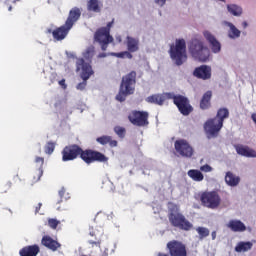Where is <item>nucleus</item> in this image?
<instances>
[{"mask_svg": "<svg viewBox=\"0 0 256 256\" xmlns=\"http://www.w3.org/2000/svg\"><path fill=\"white\" fill-rule=\"evenodd\" d=\"M218 1H222L223 3H225V0H218Z\"/></svg>", "mask_w": 256, "mask_h": 256, "instance_id": "53", "label": "nucleus"}, {"mask_svg": "<svg viewBox=\"0 0 256 256\" xmlns=\"http://www.w3.org/2000/svg\"><path fill=\"white\" fill-rule=\"evenodd\" d=\"M128 120L135 127H147L149 125V112L134 110L129 113Z\"/></svg>", "mask_w": 256, "mask_h": 256, "instance_id": "11", "label": "nucleus"}, {"mask_svg": "<svg viewBox=\"0 0 256 256\" xmlns=\"http://www.w3.org/2000/svg\"><path fill=\"white\" fill-rule=\"evenodd\" d=\"M225 119H229V109L223 107L218 109L215 118H210L204 123V131L208 139L219 137Z\"/></svg>", "mask_w": 256, "mask_h": 256, "instance_id": "3", "label": "nucleus"}, {"mask_svg": "<svg viewBox=\"0 0 256 256\" xmlns=\"http://www.w3.org/2000/svg\"><path fill=\"white\" fill-rule=\"evenodd\" d=\"M88 11H93V13H101V6L99 5V0H89L87 3Z\"/></svg>", "mask_w": 256, "mask_h": 256, "instance_id": "28", "label": "nucleus"}, {"mask_svg": "<svg viewBox=\"0 0 256 256\" xmlns=\"http://www.w3.org/2000/svg\"><path fill=\"white\" fill-rule=\"evenodd\" d=\"M55 151V142H47L45 146V153L51 155Z\"/></svg>", "mask_w": 256, "mask_h": 256, "instance_id": "35", "label": "nucleus"}, {"mask_svg": "<svg viewBox=\"0 0 256 256\" xmlns=\"http://www.w3.org/2000/svg\"><path fill=\"white\" fill-rule=\"evenodd\" d=\"M108 144L110 147H117L118 142H117V140H113V138H111V136H110V141L108 142Z\"/></svg>", "mask_w": 256, "mask_h": 256, "instance_id": "40", "label": "nucleus"}, {"mask_svg": "<svg viewBox=\"0 0 256 256\" xmlns=\"http://www.w3.org/2000/svg\"><path fill=\"white\" fill-rule=\"evenodd\" d=\"M17 1H19V0H6L5 1V5L8 6V11H13V6H11V3H13L15 5V3H17Z\"/></svg>", "mask_w": 256, "mask_h": 256, "instance_id": "38", "label": "nucleus"}, {"mask_svg": "<svg viewBox=\"0 0 256 256\" xmlns=\"http://www.w3.org/2000/svg\"><path fill=\"white\" fill-rule=\"evenodd\" d=\"M157 256H169V254H165V253H163V252H159V253L157 254Z\"/></svg>", "mask_w": 256, "mask_h": 256, "instance_id": "49", "label": "nucleus"}, {"mask_svg": "<svg viewBox=\"0 0 256 256\" xmlns=\"http://www.w3.org/2000/svg\"><path fill=\"white\" fill-rule=\"evenodd\" d=\"M41 252V248H39V245L33 244L23 247L19 250L20 256H37Z\"/></svg>", "mask_w": 256, "mask_h": 256, "instance_id": "18", "label": "nucleus"}, {"mask_svg": "<svg viewBox=\"0 0 256 256\" xmlns=\"http://www.w3.org/2000/svg\"><path fill=\"white\" fill-rule=\"evenodd\" d=\"M41 207H43V204L38 203V205L35 207V213H39V211H41Z\"/></svg>", "mask_w": 256, "mask_h": 256, "instance_id": "44", "label": "nucleus"}, {"mask_svg": "<svg viewBox=\"0 0 256 256\" xmlns=\"http://www.w3.org/2000/svg\"><path fill=\"white\" fill-rule=\"evenodd\" d=\"M253 248V243L251 242H239L235 247L236 253H245L247 251H251Z\"/></svg>", "mask_w": 256, "mask_h": 256, "instance_id": "25", "label": "nucleus"}, {"mask_svg": "<svg viewBox=\"0 0 256 256\" xmlns=\"http://www.w3.org/2000/svg\"><path fill=\"white\" fill-rule=\"evenodd\" d=\"M41 177H43V168H39L32 174V183H38L41 181Z\"/></svg>", "mask_w": 256, "mask_h": 256, "instance_id": "32", "label": "nucleus"}, {"mask_svg": "<svg viewBox=\"0 0 256 256\" xmlns=\"http://www.w3.org/2000/svg\"><path fill=\"white\" fill-rule=\"evenodd\" d=\"M242 25H243V27L245 29L247 27V22H243Z\"/></svg>", "mask_w": 256, "mask_h": 256, "instance_id": "51", "label": "nucleus"}, {"mask_svg": "<svg viewBox=\"0 0 256 256\" xmlns=\"http://www.w3.org/2000/svg\"><path fill=\"white\" fill-rule=\"evenodd\" d=\"M41 245L49 249L50 251H57V249H61V243L59 241L53 239L49 235H44L41 239Z\"/></svg>", "mask_w": 256, "mask_h": 256, "instance_id": "17", "label": "nucleus"}, {"mask_svg": "<svg viewBox=\"0 0 256 256\" xmlns=\"http://www.w3.org/2000/svg\"><path fill=\"white\" fill-rule=\"evenodd\" d=\"M174 149L180 157H185L186 159H191L195 153L193 146L185 139L176 140L174 143Z\"/></svg>", "mask_w": 256, "mask_h": 256, "instance_id": "13", "label": "nucleus"}, {"mask_svg": "<svg viewBox=\"0 0 256 256\" xmlns=\"http://www.w3.org/2000/svg\"><path fill=\"white\" fill-rule=\"evenodd\" d=\"M59 85H61L62 87H65V80H60Z\"/></svg>", "mask_w": 256, "mask_h": 256, "instance_id": "48", "label": "nucleus"}, {"mask_svg": "<svg viewBox=\"0 0 256 256\" xmlns=\"http://www.w3.org/2000/svg\"><path fill=\"white\" fill-rule=\"evenodd\" d=\"M193 76L196 77V79L208 81V79H211L212 76L211 66L201 65L199 67H196L193 71Z\"/></svg>", "mask_w": 256, "mask_h": 256, "instance_id": "15", "label": "nucleus"}, {"mask_svg": "<svg viewBox=\"0 0 256 256\" xmlns=\"http://www.w3.org/2000/svg\"><path fill=\"white\" fill-rule=\"evenodd\" d=\"M211 237H212V240L215 241V239H217V232L216 231H213L211 233Z\"/></svg>", "mask_w": 256, "mask_h": 256, "instance_id": "46", "label": "nucleus"}, {"mask_svg": "<svg viewBox=\"0 0 256 256\" xmlns=\"http://www.w3.org/2000/svg\"><path fill=\"white\" fill-rule=\"evenodd\" d=\"M116 39H117L118 43H121V41H122L121 36L117 37Z\"/></svg>", "mask_w": 256, "mask_h": 256, "instance_id": "50", "label": "nucleus"}, {"mask_svg": "<svg viewBox=\"0 0 256 256\" xmlns=\"http://www.w3.org/2000/svg\"><path fill=\"white\" fill-rule=\"evenodd\" d=\"M62 161H75V159H82L84 163L87 165H91V163H107L109 161V158L105 156V154L95 151L92 149H85L81 148V146L77 144H70L68 146H65L62 150Z\"/></svg>", "mask_w": 256, "mask_h": 256, "instance_id": "1", "label": "nucleus"}, {"mask_svg": "<svg viewBox=\"0 0 256 256\" xmlns=\"http://www.w3.org/2000/svg\"><path fill=\"white\" fill-rule=\"evenodd\" d=\"M235 149H236V153L238 155H241L242 157H248V158L256 157V151L253 150L252 148H249V146L236 145Z\"/></svg>", "mask_w": 256, "mask_h": 256, "instance_id": "19", "label": "nucleus"}, {"mask_svg": "<svg viewBox=\"0 0 256 256\" xmlns=\"http://www.w3.org/2000/svg\"><path fill=\"white\" fill-rule=\"evenodd\" d=\"M227 227L234 233H243V231H247V226H245L241 220H230Z\"/></svg>", "mask_w": 256, "mask_h": 256, "instance_id": "20", "label": "nucleus"}, {"mask_svg": "<svg viewBox=\"0 0 256 256\" xmlns=\"http://www.w3.org/2000/svg\"><path fill=\"white\" fill-rule=\"evenodd\" d=\"M168 219L172 227H177V229H181L182 231H191V229H193V224L187 220L185 215L179 212V208L177 206H174L170 210Z\"/></svg>", "mask_w": 256, "mask_h": 256, "instance_id": "8", "label": "nucleus"}, {"mask_svg": "<svg viewBox=\"0 0 256 256\" xmlns=\"http://www.w3.org/2000/svg\"><path fill=\"white\" fill-rule=\"evenodd\" d=\"M166 249H168L170 256H187V246L181 241H169L166 245Z\"/></svg>", "mask_w": 256, "mask_h": 256, "instance_id": "14", "label": "nucleus"}, {"mask_svg": "<svg viewBox=\"0 0 256 256\" xmlns=\"http://www.w3.org/2000/svg\"><path fill=\"white\" fill-rule=\"evenodd\" d=\"M200 201L208 209H217L221 205V196L215 190L206 191L201 193Z\"/></svg>", "mask_w": 256, "mask_h": 256, "instance_id": "10", "label": "nucleus"}, {"mask_svg": "<svg viewBox=\"0 0 256 256\" xmlns=\"http://www.w3.org/2000/svg\"><path fill=\"white\" fill-rule=\"evenodd\" d=\"M95 55V46H89L86 48V50L83 52L84 59H93V56Z\"/></svg>", "mask_w": 256, "mask_h": 256, "instance_id": "31", "label": "nucleus"}, {"mask_svg": "<svg viewBox=\"0 0 256 256\" xmlns=\"http://www.w3.org/2000/svg\"><path fill=\"white\" fill-rule=\"evenodd\" d=\"M59 225H61V221L56 218H48V227H50V229L55 230Z\"/></svg>", "mask_w": 256, "mask_h": 256, "instance_id": "34", "label": "nucleus"}, {"mask_svg": "<svg viewBox=\"0 0 256 256\" xmlns=\"http://www.w3.org/2000/svg\"><path fill=\"white\" fill-rule=\"evenodd\" d=\"M76 71H82L81 79H83V82H80L76 88L78 91H83L87 87V80L93 74V68L83 58H79L76 61Z\"/></svg>", "mask_w": 256, "mask_h": 256, "instance_id": "9", "label": "nucleus"}, {"mask_svg": "<svg viewBox=\"0 0 256 256\" xmlns=\"http://www.w3.org/2000/svg\"><path fill=\"white\" fill-rule=\"evenodd\" d=\"M169 99L173 100L174 105H176L181 115H184L185 117H187V115H191V113H193V106H191V103L189 102V98L181 94L175 95V93L173 92L153 94L151 96H148L146 98V101L147 103H152L154 105H159L161 107L165 105V102L169 101Z\"/></svg>", "mask_w": 256, "mask_h": 256, "instance_id": "2", "label": "nucleus"}, {"mask_svg": "<svg viewBox=\"0 0 256 256\" xmlns=\"http://www.w3.org/2000/svg\"><path fill=\"white\" fill-rule=\"evenodd\" d=\"M79 19H81V9L74 7L70 10L65 24L54 30L48 29V33H52V37L55 41H63Z\"/></svg>", "mask_w": 256, "mask_h": 256, "instance_id": "4", "label": "nucleus"}, {"mask_svg": "<svg viewBox=\"0 0 256 256\" xmlns=\"http://www.w3.org/2000/svg\"><path fill=\"white\" fill-rule=\"evenodd\" d=\"M213 97V92L208 90L206 93L203 94L200 100V109L202 111H207V109H211V99Z\"/></svg>", "mask_w": 256, "mask_h": 256, "instance_id": "21", "label": "nucleus"}, {"mask_svg": "<svg viewBox=\"0 0 256 256\" xmlns=\"http://www.w3.org/2000/svg\"><path fill=\"white\" fill-rule=\"evenodd\" d=\"M204 38L209 43L211 50L213 53H220L221 52V43L218 41V39L209 31L203 32Z\"/></svg>", "mask_w": 256, "mask_h": 256, "instance_id": "16", "label": "nucleus"}, {"mask_svg": "<svg viewBox=\"0 0 256 256\" xmlns=\"http://www.w3.org/2000/svg\"><path fill=\"white\" fill-rule=\"evenodd\" d=\"M38 146H39V153H41V143H39Z\"/></svg>", "mask_w": 256, "mask_h": 256, "instance_id": "52", "label": "nucleus"}, {"mask_svg": "<svg viewBox=\"0 0 256 256\" xmlns=\"http://www.w3.org/2000/svg\"><path fill=\"white\" fill-rule=\"evenodd\" d=\"M113 23H114V21L112 20L111 22L107 23L106 27H101V29H106V30H108V33H111V27H113Z\"/></svg>", "mask_w": 256, "mask_h": 256, "instance_id": "39", "label": "nucleus"}, {"mask_svg": "<svg viewBox=\"0 0 256 256\" xmlns=\"http://www.w3.org/2000/svg\"><path fill=\"white\" fill-rule=\"evenodd\" d=\"M196 231L199 235L200 241H203V239H205L206 237H209L210 231L208 230V228L199 226L196 228Z\"/></svg>", "mask_w": 256, "mask_h": 256, "instance_id": "30", "label": "nucleus"}, {"mask_svg": "<svg viewBox=\"0 0 256 256\" xmlns=\"http://www.w3.org/2000/svg\"><path fill=\"white\" fill-rule=\"evenodd\" d=\"M225 182L229 187H237L239 183L241 182V178L232 172H227L225 176Z\"/></svg>", "mask_w": 256, "mask_h": 256, "instance_id": "23", "label": "nucleus"}, {"mask_svg": "<svg viewBox=\"0 0 256 256\" xmlns=\"http://www.w3.org/2000/svg\"><path fill=\"white\" fill-rule=\"evenodd\" d=\"M227 9L231 15H234V17H241V15H243V8L236 4H228Z\"/></svg>", "mask_w": 256, "mask_h": 256, "instance_id": "27", "label": "nucleus"}, {"mask_svg": "<svg viewBox=\"0 0 256 256\" xmlns=\"http://www.w3.org/2000/svg\"><path fill=\"white\" fill-rule=\"evenodd\" d=\"M170 57L175 65L180 67L187 61V43L185 39H176L175 44L170 46Z\"/></svg>", "mask_w": 256, "mask_h": 256, "instance_id": "7", "label": "nucleus"}, {"mask_svg": "<svg viewBox=\"0 0 256 256\" xmlns=\"http://www.w3.org/2000/svg\"><path fill=\"white\" fill-rule=\"evenodd\" d=\"M114 133H116V135H118V137H120V139H125L127 130L125 129V127L115 126Z\"/></svg>", "mask_w": 256, "mask_h": 256, "instance_id": "33", "label": "nucleus"}, {"mask_svg": "<svg viewBox=\"0 0 256 256\" xmlns=\"http://www.w3.org/2000/svg\"><path fill=\"white\" fill-rule=\"evenodd\" d=\"M63 195H65V190H64V188H62V189L59 191V197H60V199H63Z\"/></svg>", "mask_w": 256, "mask_h": 256, "instance_id": "45", "label": "nucleus"}, {"mask_svg": "<svg viewBox=\"0 0 256 256\" xmlns=\"http://www.w3.org/2000/svg\"><path fill=\"white\" fill-rule=\"evenodd\" d=\"M89 244L92 246L95 245L96 247H99L101 245V240H97V241L89 240Z\"/></svg>", "mask_w": 256, "mask_h": 256, "instance_id": "42", "label": "nucleus"}, {"mask_svg": "<svg viewBox=\"0 0 256 256\" xmlns=\"http://www.w3.org/2000/svg\"><path fill=\"white\" fill-rule=\"evenodd\" d=\"M35 163H39L41 167H43V163H45V158L43 157H36Z\"/></svg>", "mask_w": 256, "mask_h": 256, "instance_id": "41", "label": "nucleus"}, {"mask_svg": "<svg viewBox=\"0 0 256 256\" xmlns=\"http://www.w3.org/2000/svg\"><path fill=\"white\" fill-rule=\"evenodd\" d=\"M111 57H117V59H133V54L130 51H123V52H111Z\"/></svg>", "mask_w": 256, "mask_h": 256, "instance_id": "29", "label": "nucleus"}, {"mask_svg": "<svg viewBox=\"0 0 256 256\" xmlns=\"http://www.w3.org/2000/svg\"><path fill=\"white\" fill-rule=\"evenodd\" d=\"M97 143H100V145H107L109 144V141H111V136H101L96 139Z\"/></svg>", "mask_w": 256, "mask_h": 256, "instance_id": "36", "label": "nucleus"}, {"mask_svg": "<svg viewBox=\"0 0 256 256\" xmlns=\"http://www.w3.org/2000/svg\"><path fill=\"white\" fill-rule=\"evenodd\" d=\"M126 47L130 53H137V51L139 50V39L127 36Z\"/></svg>", "mask_w": 256, "mask_h": 256, "instance_id": "22", "label": "nucleus"}, {"mask_svg": "<svg viewBox=\"0 0 256 256\" xmlns=\"http://www.w3.org/2000/svg\"><path fill=\"white\" fill-rule=\"evenodd\" d=\"M200 171H203L204 173H211V171H213V168L206 164L200 167Z\"/></svg>", "mask_w": 256, "mask_h": 256, "instance_id": "37", "label": "nucleus"}, {"mask_svg": "<svg viewBox=\"0 0 256 256\" xmlns=\"http://www.w3.org/2000/svg\"><path fill=\"white\" fill-rule=\"evenodd\" d=\"M188 177L192 179V181L201 182L205 179V176L200 170L197 169H191L187 173Z\"/></svg>", "mask_w": 256, "mask_h": 256, "instance_id": "24", "label": "nucleus"}, {"mask_svg": "<svg viewBox=\"0 0 256 256\" xmlns=\"http://www.w3.org/2000/svg\"><path fill=\"white\" fill-rule=\"evenodd\" d=\"M94 41L100 45L102 51H107L109 43H113V36H111L109 30L99 28L94 34Z\"/></svg>", "mask_w": 256, "mask_h": 256, "instance_id": "12", "label": "nucleus"}, {"mask_svg": "<svg viewBox=\"0 0 256 256\" xmlns=\"http://www.w3.org/2000/svg\"><path fill=\"white\" fill-rule=\"evenodd\" d=\"M225 25L227 27H230V31L228 33L230 39H237L238 37H241V31L233 25L231 22H225Z\"/></svg>", "mask_w": 256, "mask_h": 256, "instance_id": "26", "label": "nucleus"}, {"mask_svg": "<svg viewBox=\"0 0 256 256\" xmlns=\"http://www.w3.org/2000/svg\"><path fill=\"white\" fill-rule=\"evenodd\" d=\"M189 53L196 61H200L201 63H207L209 58L211 57V51L203 40L199 38H193L189 44Z\"/></svg>", "mask_w": 256, "mask_h": 256, "instance_id": "6", "label": "nucleus"}, {"mask_svg": "<svg viewBox=\"0 0 256 256\" xmlns=\"http://www.w3.org/2000/svg\"><path fill=\"white\" fill-rule=\"evenodd\" d=\"M137 83V72L131 71L122 77L120 89L116 95V101L123 103L127 99L128 95L135 93V84Z\"/></svg>", "mask_w": 256, "mask_h": 256, "instance_id": "5", "label": "nucleus"}, {"mask_svg": "<svg viewBox=\"0 0 256 256\" xmlns=\"http://www.w3.org/2000/svg\"><path fill=\"white\" fill-rule=\"evenodd\" d=\"M105 57H107V53H100V54L98 55V58H99V59H103V58H105Z\"/></svg>", "mask_w": 256, "mask_h": 256, "instance_id": "47", "label": "nucleus"}, {"mask_svg": "<svg viewBox=\"0 0 256 256\" xmlns=\"http://www.w3.org/2000/svg\"><path fill=\"white\" fill-rule=\"evenodd\" d=\"M156 5H159V7H163L165 3H167V0H155Z\"/></svg>", "mask_w": 256, "mask_h": 256, "instance_id": "43", "label": "nucleus"}]
</instances>
